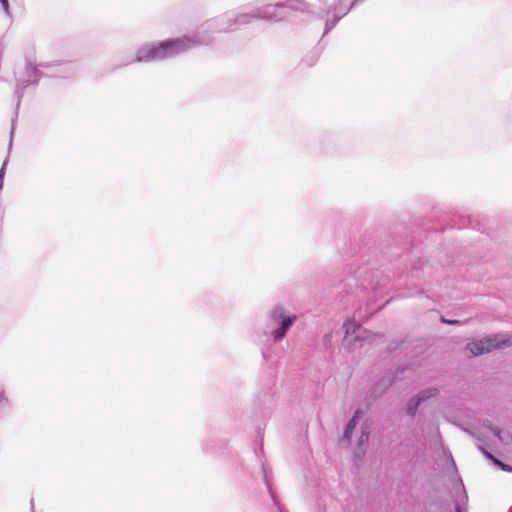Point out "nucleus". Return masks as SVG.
Listing matches in <instances>:
<instances>
[{"label":"nucleus","instance_id":"1","mask_svg":"<svg viewBox=\"0 0 512 512\" xmlns=\"http://www.w3.org/2000/svg\"><path fill=\"white\" fill-rule=\"evenodd\" d=\"M194 44L188 36H182L176 39L166 40L157 46L142 49L138 54V61L161 60L189 49Z\"/></svg>","mask_w":512,"mask_h":512},{"label":"nucleus","instance_id":"2","mask_svg":"<svg viewBox=\"0 0 512 512\" xmlns=\"http://www.w3.org/2000/svg\"><path fill=\"white\" fill-rule=\"evenodd\" d=\"M512 346V337L503 338L499 336L488 337L479 341L467 344L466 350L470 356H478L484 353H489L494 349H503Z\"/></svg>","mask_w":512,"mask_h":512},{"label":"nucleus","instance_id":"3","mask_svg":"<svg viewBox=\"0 0 512 512\" xmlns=\"http://www.w3.org/2000/svg\"><path fill=\"white\" fill-rule=\"evenodd\" d=\"M271 318L274 322L280 323L281 327L279 330L275 332V339L280 340L284 337L287 329L294 323L296 320L295 316H287L285 315L284 309L282 307H276L271 312Z\"/></svg>","mask_w":512,"mask_h":512},{"label":"nucleus","instance_id":"4","mask_svg":"<svg viewBox=\"0 0 512 512\" xmlns=\"http://www.w3.org/2000/svg\"><path fill=\"white\" fill-rule=\"evenodd\" d=\"M436 393H437L436 389H429L428 391H425V392L419 394L417 400L412 399L408 404L409 414L414 415L420 402L436 395Z\"/></svg>","mask_w":512,"mask_h":512},{"label":"nucleus","instance_id":"5","mask_svg":"<svg viewBox=\"0 0 512 512\" xmlns=\"http://www.w3.org/2000/svg\"><path fill=\"white\" fill-rule=\"evenodd\" d=\"M344 326L346 329V335H345L344 341L350 342L352 339V335H355L354 336L355 340H357L359 338L360 331H361L360 325H358L355 321L349 320V321L345 322Z\"/></svg>","mask_w":512,"mask_h":512},{"label":"nucleus","instance_id":"6","mask_svg":"<svg viewBox=\"0 0 512 512\" xmlns=\"http://www.w3.org/2000/svg\"><path fill=\"white\" fill-rule=\"evenodd\" d=\"M360 417V411L357 410L353 416V418L349 421V423L347 424V427L344 431V437L346 439H350V436H351V433L352 431L354 430V428L356 427L357 425V419Z\"/></svg>","mask_w":512,"mask_h":512},{"label":"nucleus","instance_id":"7","mask_svg":"<svg viewBox=\"0 0 512 512\" xmlns=\"http://www.w3.org/2000/svg\"><path fill=\"white\" fill-rule=\"evenodd\" d=\"M499 439L505 443H508L509 442V438H510V435L508 432H505V431H499L497 433Z\"/></svg>","mask_w":512,"mask_h":512},{"label":"nucleus","instance_id":"8","mask_svg":"<svg viewBox=\"0 0 512 512\" xmlns=\"http://www.w3.org/2000/svg\"><path fill=\"white\" fill-rule=\"evenodd\" d=\"M485 455L487 456V458H489L495 465L499 466V463H501L500 460H498L497 458H495L491 453L485 451Z\"/></svg>","mask_w":512,"mask_h":512},{"label":"nucleus","instance_id":"9","mask_svg":"<svg viewBox=\"0 0 512 512\" xmlns=\"http://www.w3.org/2000/svg\"><path fill=\"white\" fill-rule=\"evenodd\" d=\"M368 433L367 432H362L361 436H360V445H363L365 443L368 442Z\"/></svg>","mask_w":512,"mask_h":512},{"label":"nucleus","instance_id":"10","mask_svg":"<svg viewBox=\"0 0 512 512\" xmlns=\"http://www.w3.org/2000/svg\"><path fill=\"white\" fill-rule=\"evenodd\" d=\"M498 467H500V468H501L502 470H504V471H509V472H510V471H512V468H511V467H509L507 464H505V463H503V462L499 463V466H498Z\"/></svg>","mask_w":512,"mask_h":512},{"label":"nucleus","instance_id":"11","mask_svg":"<svg viewBox=\"0 0 512 512\" xmlns=\"http://www.w3.org/2000/svg\"><path fill=\"white\" fill-rule=\"evenodd\" d=\"M4 168H2L0 170V190L3 188V183H4Z\"/></svg>","mask_w":512,"mask_h":512},{"label":"nucleus","instance_id":"12","mask_svg":"<svg viewBox=\"0 0 512 512\" xmlns=\"http://www.w3.org/2000/svg\"><path fill=\"white\" fill-rule=\"evenodd\" d=\"M1 4H2V7L3 9L8 12V8H9V4H8V0H0Z\"/></svg>","mask_w":512,"mask_h":512},{"label":"nucleus","instance_id":"13","mask_svg":"<svg viewBox=\"0 0 512 512\" xmlns=\"http://www.w3.org/2000/svg\"><path fill=\"white\" fill-rule=\"evenodd\" d=\"M443 321L446 323H450V324L457 323V321H446V320H443Z\"/></svg>","mask_w":512,"mask_h":512}]
</instances>
